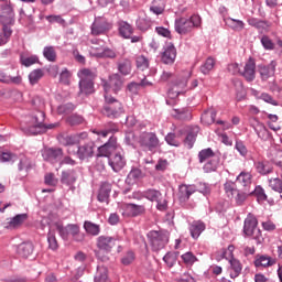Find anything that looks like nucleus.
<instances>
[{
  "label": "nucleus",
  "mask_w": 282,
  "mask_h": 282,
  "mask_svg": "<svg viewBox=\"0 0 282 282\" xmlns=\"http://www.w3.org/2000/svg\"><path fill=\"white\" fill-rule=\"evenodd\" d=\"M235 251V246L230 245L227 249H223L220 252V259H227L230 261L231 259H235L232 256V252Z\"/></svg>",
  "instance_id": "60"
},
{
  "label": "nucleus",
  "mask_w": 282,
  "mask_h": 282,
  "mask_svg": "<svg viewBox=\"0 0 282 282\" xmlns=\"http://www.w3.org/2000/svg\"><path fill=\"white\" fill-rule=\"evenodd\" d=\"M117 67H118L119 74H122V76H129L132 69L131 59L129 58L120 59L117 64Z\"/></svg>",
  "instance_id": "32"
},
{
  "label": "nucleus",
  "mask_w": 282,
  "mask_h": 282,
  "mask_svg": "<svg viewBox=\"0 0 282 282\" xmlns=\"http://www.w3.org/2000/svg\"><path fill=\"white\" fill-rule=\"evenodd\" d=\"M122 76L120 74H112L109 76V83L104 82V89L105 91H109V89H112L115 93L120 91L122 89L123 85Z\"/></svg>",
  "instance_id": "16"
},
{
  "label": "nucleus",
  "mask_w": 282,
  "mask_h": 282,
  "mask_svg": "<svg viewBox=\"0 0 282 282\" xmlns=\"http://www.w3.org/2000/svg\"><path fill=\"white\" fill-rule=\"evenodd\" d=\"M259 72L262 80H268V78H272V76H274V73L276 72V61H271V63L267 66H260Z\"/></svg>",
  "instance_id": "25"
},
{
  "label": "nucleus",
  "mask_w": 282,
  "mask_h": 282,
  "mask_svg": "<svg viewBox=\"0 0 282 282\" xmlns=\"http://www.w3.org/2000/svg\"><path fill=\"white\" fill-rule=\"evenodd\" d=\"M66 121L70 124V127H76L78 124H83V122H85V119L80 115H72L67 118Z\"/></svg>",
  "instance_id": "57"
},
{
  "label": "nucleus",
  "mask_w": 282,
  "mask_h": 282,
  "mask_svg": "<svg viewBox=\"0 0 282 282\" xmlns=\"http://www.w3.org/2000/svg\"><path fill=\"white\" fill-rule=\"evenodd\" d=\"M177 138H180V135L170 132L165 137V142L170 144V147H180V141L177 140Z\"/></svg>",
  "instance_id": "58"
},
{
  "label": "nucleus",
  "mask_w": 282,
  "mask_h": 282,
  "mask_svg": "<svg viewBox=\"0 0 282 282\" xmlns=\"http://www.w3.org/2000/svg\"><path fill=\"white\" fill-rule=\"evenodd\" d=\"M172 116H174L176 120H191V118H193L188 108L174 109Z\"/></svg>",
  "instance_id": "35"
},
{
  "label": "nucleus",
  "mask_w": 282,
  "mask_h": 282,
  "mask_svg": "<svg viewBox=\"0 0 282 282\" xmlns=\"http://www.w3.org/2000/svg\"><path fill=\"white\" fill-rule=\"evenodd\" d=\"M22 80L23 79L20 75L15 77H10L9 75L0 70V83H6L7 85H10V83H13V85H21Z\"/></svg>",
  "instance_id": "42"
},
{
  "label": "nucleus",
  "mask_w": 282,
  "mask_h": 282,
  "mask_svg": "<svg viewBox=\"0 0 282 282\" xmlns=\"http://www.w3.org/2000/svg\"><path fill=\"white\" fill-rule=\"evenodd\" d=\"M181 259H182L183 263H185V265H187L189 268L193 267V264L197 263V261H199L197 259V257L195 254H193V252H191V251L183 253L181 256Z\"/></svg>",
  "instance_id": "45"
},
{
  "label": "nucleus",
  "mask_w": 282,
  "mask_h": 282,
  "mask_svg": "<svg viewBox=\"0 0 282 282\" xmlns=\"http://www.w3.org/2000/svg\"><path fill=\"white\" fill-rule=\"evenodd\" d=\"M105 100L108 106L104 107V116H107V118H119V116H122V113H124L122 104L118 101L116 98L109 95H105Z\"/></svg>",
  "instance_id": "8"
},
{
  "label": "nucleus",
  "mask_w": 282,
  "mask_h": 282,
  "mask_svg": "<svg viewBox=\"0 0 282 282\" xmlns=\"http://www.w3.org/2000/svg\"><path fill=\"white\" fill-rule=\"evenodd\" d=\"M101 52L96 53L98 58H116V52L111 48H97Z\"/></svg>",
  "instance_id": "52"
},
{
  "label": "nucleus",
  "mask_w": 282,
  "mask_h": 282,
  "mask_svg": "<svg viewBox=\"0 0 282 282\" xmlns=\"http://www.w3.org/2000/svg\"><path fill=\"white\" fill-rule=\"evenodd\" d=\"M256 268H272L276 264V259L270 256L258 254L254 260Z\"/></svg>",
  "instance_id": "22"
},
{
  "label": "nucleus",
  "mask_w": 282,
  "mask_h": 282,
  "mask_svg": "<svg viewBox=\"0 0 282 282\" xmlns=\"http://www.w3.org/2000/svg\"><path fill=\"white\" fill-rule=\"evenodd\" d=\"M215 118H217V111L215 109H208L202 115L200 120L204 124H214Z\"/></svg>",
  "instance_id": "39"
},
{
  "label": "nucleus",
  "mask_w": 282,
  "mask_h": 282,
  "mask_svg": "<svg viewBox=\"0 0 282 282\" xmlns=\"http://www.w3.org/2000/svg\"><path fill=\"white\" fill-rule=\"evenodd\" d=\"M84 229L88 235H91L93 237H98V235H100V225L94 224L89 220L84 223Z\"/></svg>",
  "instance_id": "38"
},
{
  "label": "nucleus",
  "mask_w": 282,
  "mask_h": 282,
  "mask_svg": "<svg viewBox=\"0 0 282 282\" xmlns=\"http://www.w3.org/2000/svg\"><path fill=\"white\" fill-rule=\"evenodd\" d=\"M236 197V204L238 206H243V203L246 202V199H248V197H250V195H252V192L250 188H245L243 191H237L235 193Z\"/></svg>",
  "instance_id": "34"
},
{
  "label": "nucleus",
  "mask_w": 282,
  "mask_h": 282,
  "mask_svg": "<svg viewBox=\"0 0 282 282\" xmlns=\"http://www.w3.org/2000/svg\"><path fill=\"white\" fill-rule=\"evenodd\" d=\"M89 134L87 132L74 133V134H59L57 140L62 147H74L80 144L84 140H87Z\"/></svg>",
  "instance_id": "10"
},
{
  "label": "nucleus",
  "mask_w": 282,
  "mask_h": 282,
  "mask_svg": "<svg viewBox=\"0 0 282 282\" xmlns=\"http://www.w3.org/2000/svg\"><path fill=\"white\" fill-rule=\"evenodd\" d=\"M47 242H48V248L51 250H58V241L56 240V236L54 232L50 231L47 236Z\"/></svg>",
  "instance_id": "62"
},
{
  "label": "nucleus",
  "mask_w": 282,
  "mask_h": 282,
  "mask_svg": "<svg viewBox=\"0 0 282 282\" xmlns=\"http://www.w3.org/2000/svg\"><path fill=\"white\" fill-rule=\"evenodd\" d=\"M116 149H118V139L111 135L107 143L98 148V155L99 158H111Z\"/></svg>",
  "instance_id": "15"
},
{
  "label": "nucleus",
  "mask_w": 282,
  "mask_h": 282,
  "mask_svg": "<svg viewBox=\"0 0 282 282\" xmlns=\"http://www.w3.org/2000/svg\"><path fill=\"white\" fill-rule=\"evenodd\" d=\"M54 127H56V124L45 123V112L37 110L36 133H47V130L54 129Z\"/></svg>",
  "instance_id": "21"
},
{
  "label": "nucleus",
  "mask_w": 282,
  "mask_h": 282,
  "mask_svg": "<svg viewBox=\"0 0 282 282\" xmlns=\"http://www.w3.org/2000/svg\"><path fill=\"white\" fill-rule=\"evenodd\" d=\"M256 69L257 64L254 63V59L250 57L243 67V72H240V74L248 80V83H252V80H254Z\"/></svg>",
  "instance_id": "20"
},
{
  "label": "nucleus",
  "mask_w": 282,
  "mask_h": 282,
  "mask_svg": "<svg viewBox=\"0 0 282 282\" xmlns=\"http://www.w3.org/2000/svg\"><path fill=\"white\" fill-rule=\"evenodd\" d=\"M187 84L188 75L176 78V80L172 85V89L167 91L169 98L175 100V98H177V96H180V94H182L184 89H186Z\"/></svg>",
  "instance_id": "14"
},
{
  "label": "nucleus",
  "mask_w": 282,
  "mask_h": 282,
  "mask_svg": "<svg viewBox=\"0 0 282 282\" xmlns=\"http://www.w3.org/2000/svg\"><path fill=\"white\" fill-rule=\"evenodd\" d=\"M43 56L46 61H50V63H56V50L54 46H45L43 50Z\"/></svg>",
  "instance_id": "46"
},
{
  "label": "nucleus",
  "mask_w": 282,
  "mask_h": 282,
  "mask_svg": "<svg viewBox=\"0 0 282 282\" xmlns=\"http://www.w3.org/2000/svg\"><path fill=\"white\" fill-rule=\"evenodd\" d=\"M138 143L144 151H158L160 149V138L155 132H142L138 138Z\"/></svg>",
  "instance_id": "6"
},
{
  "label": "nucleus",
  "mask_w": 282,
  "mask_h": 282,
  "mask_svg": "<svg viewBox=\"0 0 282 282\" xmlns=\"http://www.w3.org/2000/svg\"><path fill=\"white\" fill-rule=\"evenodd\" d=\"M124 158H122V154L120 153H116L109 159V165L111 166L112 171H115V173L122 171V169H124Z\"/></svg>",
  "instance_id": "27"
},
{
  "label": "nucleus",
  "mask_w": 282,
  "mask_h": 282,
  "mask_svg": "<svg viewBox=\"0 0 282 282\" xmlns=\"http://www.w3.org/2000/svg\"><path fill=\"white\" fill-rule=\"evenodd\" d=\"M44 183L46 184V186H57L58 178L54 173L50 172L44 175Z\"/></svg>",
  "instance_id": "54"
},
{
  "label": "nucleus",
  "mask_w": 282,
  "mask_h": 282,
  "mask_svg": "<svg viewBox=\"0 0 282 282\" xmlns=\"http://www.w3.org/2000/svg\"><path fill=\"white\" fill-rule=\"evenodd\" d=\"M260 42H261V45L264 47V50H268V51L274 50V42H272L270 36L263 35Z\"/></svg>",
  "instance_id": "61"
},
{
  "label": "nucleus",
  "mask_w": 282,
  "mask_h": 282,
  "mask_svg": "<svg viewBox=\"0 0 282 282\" xmlns=\"http://www.w3.org/2000/svg\"><path fill=\"white\" fill-rule=\"evenodd\" d=\"M20 63L24 67H32V65L36 64V56L35 55H31L28 52H24V53H22L20 55Z\"/></svg>",
  "instance_id": "36"
},
{
  "label": "nucleus",
  "mask_w": 282,
  "mask_h": 282,
  "mask_svg": "<svg viewBox=\"0 0 282 282\" xmlns=\"http://www.w3.org/2000/svg\"><path fill=\"white\" fill-rule=\"evenodd\" d=\"M206 230V225L203 221H194L189 226V232L193 239H199V235Z\"/></svg>",
  "instance_id": "28"
},
{
  "label": "nucleus",
  "mask_w": 282,
  "mask_h": 282,
  "mask_svg": "<svg viewBox=\"0 0 282 282\" xmlns=\"http://www.w3.org/2000/svg\"><path fill=\"white\" fill-rule=\"evenodd\" d=\"M248 24L251 25V28L259 30V32H263V30H268V28H270V24H268L267 21L259 20L257 18H250L248 20Z\"/></svg>",
  "instance_id": "37"
},
{
  "label": "nucleus",
  "mask_w": 282,
  "mask_h": 282,
  "mask_svg": "<svg viewBox=\"0 0 282 282\" xmlns=\"http://www.w3.org/2000/svg\"><path fill=\"white\" fill-rule=\"evenodd\" d=\"M163 261L166 263L167 268H173L177 261V253L175 252H167L163 257Z\"/></svg>",
  "instance_id": "53"
},
{
  "label": "nucleus",
  "mask_w": 282,
  "mask_h": 282,
  "mask_svg": "<svg viewBox=\"0 0 282 282\" xmlns=\"http://www.w3.org/2000/svg\"><path fill=\"white\" fill-rule=\"evenodd\" d=\"M77 76L79 78V95L84 94L89 96L96 91L94 88V80H96V72L89 68H82L78 70Z\"/></svg>",
  "instance_id": "2"
},
{
  "label": "nucleus",
  "mask_w": 282,
  "mask_h": 282,
  "mask_svg": "<svg viewBox=\"0 0 282 282\" xmlns=\"http://www.w3.org/2000/svg\"><path fill=\"white\" fill-rule=\"evenodd\" d=\"M111 30V23L105 18H96L90 26L91 36H101Z\"/></svg>",
  "instance_id": "11"
},
{
  "label": "nucleus",
  "mask_w": 282,
  "mask_h": 282,
  "mask_svg": "<svg viewBox=\"0 0 282 282\" xmlns=\"http://www.w3.org/2000/svg\"><path fill=\"white\" fill-rule=\"evenodd\" d=\"M0 23L3 25L2 32H0V45H6V43H8V39L12 36V29L8 26L14 23V11L12 10V6H0Z\"/></svg>",
  "instance_id": "1"
},
{
  "label": "nucleus",
  "mask_w": 282,
  "mask_h": 282,
  "mask_svg": "<svg viewBox=\"0 0 282 282\" xmlns=\"http://www.w3.org/2000/svg\"><path fill=\"white\" fill-rule=\"evenodd\" d=\"M94 151H96V143L94 141H88L82 145H78L77 151L67 149L68 155H77L78 160L85 161L89 158H94Z\"/></svg>",
  "instance_id": "9"
},
{
  "label": "nucleus",
  "mask_w": 282,
  "mask_h": 282,
  "mask_svg": "<svg viewBox=\"0 0 282 282\" xmlns=\"http://www.w3.org/2000/svg\"><path fill=\"white\" fill-rule=\"evenodd\" d=\"M70 80L72 72H69L67 68H64L59 74V83H62V85H69Z\"/></svg>",
  "instance_id": "55"
},
{
  "label": "nucleus",
  "mask_w": 282,
  "mask_h": 282,
  "mask_svg": "<svg viewBox=\"0 0 282 282\" xmlns=\"http://www.w3.org/2000/svg\"><path fill=\"white\" fill-rule=\"evenodd\" d=\"M249 123H250V127H252V129L256 131V133H257L258 138H260V140L268 141V140H270V138H272V134L270 133V131L268 130L265 124H263V122L259 121V119H257L256 117H251L249 119Z\"/></svg>",
  "instance_id": "12"
},
{
  "label": "nucleus",
  "mask_w": 282,
  "mask_h": 282,
  "mask_svg": "<svg viewBox=\"0 0 282 282\" xmlns=\"http://www.w3.org/2000/svg\"><path fill=\"white\" fill-rule=\"evenodd\" d=\"M252 195L258 197L259 202H265L268 199V195H265V191L261 186H257L254 189H251Z\"/></svg>",
  "instance_id": "59"
},
{
  "label": "nucleus",
  "mask_w": 282,
  "mask_h": 282,
  "mask_svg": "<svg viewBox=\"0 0 282 282\" xmlns=\"http://www.w3.org/2000/svg\"><path fill=\"white\" fill-rule=\"evenodd\" d=\"M162 197V193L158 189H149L145 192V199L149 202H156Z\"/></svg>",
  "instance_id": "56"
},
{
  "label": "nucleus",
  "mask_w": 282,
  "mask_h": 282,
  "mask_svg": "<svg viewBox=\"0 0 282 282\" xmlns=\"http://www.w3.org/2000/svg\"><path fill=\"white\" fill-rule=\"evenodd\" d=\"M74 109H75L74 104H64L58 106L57 111L58 113H72Z\"/></svg>",
  "instance_id": "64"
},
{
  "label": "nucleus",
  "mask_w": 282,
  "mask_h": 282,
  "mask_svg": "<svg viewBox=\"0 0 282 282\" xmlns=\"http://www.w3.org/2000/svg\"><path fill=\"white\" fill-rule=\"evenodd\" d=\"M196 28H202V17L193 14L189 18H180L175 20V30L177 34H189Z\"/></svg>",
  "instance_id": "3"
},
{
  "label": "nucleus",
  "mask_w": 282,
  "mask_h": 282,
  "mask_svg": "<svg viewBox=\"0 0 282 282\" xmlns=\"http://www.w3.org/2000/svg\"><path fill=\"white\" fill-rule=\"evenodd\" d=\"M42 158L46 162H58V160H61L63 158V149H61V148L44 149V150H42Z\"/></svg>",
  "instance_id": "18"
},
{
  "label": "nucleus",
  "mask_w": 282,
  "mask_h": 282,
  "mask_svg": "<svg viewBox=\"0 0 282 282\" xmlns=\"http://www.w3.org/2000/svg\"><path fill=\"white\" fill-rule=\"evenodd\" d=\"M135 65L138 69L144 72L145 69H149V58L144 55H139L135 58Z\"/></svg>",
  "instance_id": "48"
},
{
  "label": "nucleus",
  "mask_w": 282,
  "mask_h": 282,
  "mask_svg": "<svg viewBox=\"0 0 282 282\" xmlns=\"http://www.w3.org/2000/svg\"><path fill=\"white\" fill-rule=\"evenodd\" d=\"M95 282H109V271L106 269V267L97 268Z\"/></svg>",
  "instance_id": "41"
},
{
  "label": "nucleus",
  "mask_w": 282,
  "mask_h": 282,
  "mask_svg": "<svg viewBox=\"0 0 282 282\" xmlns=\"http://www.w3.org/2000/svg\"><path fill=\"white\" fill-rule=\"evenodd\" d=\"M148 239L153 252H160L169 243V232L153 230L148 234Z\"/></svg>",
  "instance_id": "7"
},
{
  "label": "nucleus",
  "mask_w": 282,
  "mask_h": 282,
  "mask_svg": "<svg viewBox=\"0 0 282 282\" xmlns=\"http://www.w3.org/2000/svg\"><path fill=\"white\" fill-rule=\"evenodd\" d=\"M272 161L274 162L275 166L282 169V150H274Z\"/></svg>",
  "instance_id": "63"
},
{
  "label": "nucleus",
  "mask_w": 282,
  "mask_h": 282,
  "mask_svg": "<svg viewBox=\"0 0 282 282\" xmlns=\"http://www.w3.org/2000/svg\"><path fill=\"white\" fill-rule=\"evenodd\" d=\"M119 36L121 39H131L133 34V26L129 22L120 20L117 22Z\"/></svg>",
  "instance_id": "24"
},
{
  "label": "nucleus",
  "mask_w": 282,
  "mask_h": 282,
  "mask_svg": "<svg viewBox=\"0 0 282 282\" xmlns=\"http://www.w3.org/2000/svg\"><path fill=\"white\" fill-rule=\"evenodd\" d=\"M258 226L259 220L257 219V216H254V214H248L243 223V235H246V237H252V239H256V241L261 243V241H263V236Z\"/></svg>",
  "instance_id": "5"
},
{
  "label": "nucleus",
  "mask_w": 282,
  "mask_h": 282,
  "mask_svg": "<svg viewBox=\"0 0 282 282\" xmlns=\"http://www.w3.org/2000/svg\"><path fill=\"white\" fill-rule=\"evenodd\" d=\"M176 57H177V50L173 44H169L164 48L161 59H162V63H164L165 65H173V63H175Z\"/></svg>",
  "instance_id": "19"
},
{
  "label": "nucleus",
  "mask_w": 282,
  "mask_h": 282,
  "mask_svg": "<svg viewBox=\"0 0 282 282\" xmlns=\"http://www.w3.org/2000/svg\"><path fill=\"white\" fill-rule=\"evenodd\" d=\"M219 166V158L214 156L213 159H209L207 163L204 165L203 170L205 173H213L217 171V167Z\"/></svg>",
  "instance_id": "44"
},
{
  "label": "nucleus",
  "mask_w": 282,
  "mask_h": 282,
  "mask_svg": "<svg viewBox=\"0 0 282 282\" xmlns=\"http://www.w3.org/2000/svg\"><path fill=\"white\" fill-rule=\"evenodd\" d=\"M145 210L142 205L127 204L123 208V215L126 217H138V215L144 214Z\"/></svg>",
  "instance_id": "23"
},
{
  "label": "nucleus",
  "mask_w": 282,
  "mask_h": 282,
  "mask_svg": "<svg viewBox=\"0 0 282 282\" xmlns=\"http://www.w3.org/2000/svg\"><path fill=\"white\" fill-rule=\"evenodd\" d=\"M269 186L275 193H282V181L279 177H271L269 178Z\"/></svg>",
  "instance_id": "51"
},
{
  "label": "nucleus",
  "mask_w": 282,
  "mask_h": 282,
  "mask_svg": "<svg viewBox=\"0 0 282 282\" xmlns=\"http://www.w3.org/2000/svg\"><path fill=\"white\" fill-rule=\"evenodd\" d=\"M229 263H230L229 276L230 279H237V276L241 274V270H243V267L241 265V262L235 258L229 260Z\"/></svg>",
  "instance_id": "30"
},
{
  "label": "nucleus",
  "mask_w": 282,
  "mask_h": 282,
  "mask_svg": "<svg viewBox=\"0 0 282 282\" xmlns=\"http://www.w3.org/2000/svg\"><path fill=\"white\" fill-rule=\"evenodd\" d=\"M23 133L25 135H36V118H31L25 120V126L22 127Z\"/></svg>",
  "instance_id": "31"
},
{
  "label": "nucleus",
  "mask_w": 282,
  "mask_h": 282,
  "mask_svg": "<svg viewBox=\"0 0 282 282\" xmlns=\"http://www.w3.org/2000/svg\"><path fill=\"white\" fill-rule=\"evenodd\" d=\"M34 252V245L32 242H23L18 247V254L23 259H28Z\"/></svg>",
  "instance_id": "29"
},
{
  "label": "nucleus",
  "mask_w": 282,
  "mask_h": 282,
  "mask_svg": "<svg viewBox=\"0 0 282 282\" xmlns=\"http://www.w3.org/2000/svg\"><path fill=\"white\" fill-rule=\"evenodd\" d=\"M214 158L215 152L210 148L204 149L198 153V160L200 163L206 162V160H213Z\"/></svg>",
  "instance_id": "47"
},
{
  "label": "nucleus",
  "mask_w": 282,
  "mask_h": 282,
  "mask_svg": "<svg viewBox=\"0 0 282 282\" xmlns=\"http://www.w3.org/2000/svg\"><path fill=\"white\" fill-rule=\"evenodd\" d=\"M215 68V59L213 57H208L205 63L200 66L202 74H210Z\"/></svg>",
  "instance_id": "49"
},
{
  "label": "nucleus",
  "mask_w": 282,
  "mask_h": 282,
  "mask_svg": "<svg viewBox=\"0 0 282 282\" xmlns=\"http://www.w3.org/2000/svg\"><path fill=\"white\" fill-rule=\"evenodd\" d=\"M28 219V215L25 214H18L15 217L11 218L8 221V228H19L23 221Z\"/></svg>",
  "instance_id": "43"
},
{
  "label": "nucleus",
  "mask_w": 282,
  "mask_h": 282,
  "mask_svg": "<svg viewBox=\"0 0 282 282\" xmlns=\"http://www.w3.org/2000/svg\"><path fill=\"white\" fill-rule=\"evenodd\" d=\"M55 226L59 237H62L64 241H67L69 236L72 237L73 241H85V234L80 232V226L76 224H68L66 227L61 224H56Z\"/></svg>",
  "instance_id": "4"
},
{
  "label": "nucleus",
  "mask_w": 282,
  "mask_h": 282,
  "mask_svg": "<svg viewBox=\"0 0 282 282\" xmlns=\"http://www.w3.org/2000/svg\"><path fill=\"white\" fill-rule=\"evenodd\" d=\"M151 20L147 18H139L137 21V28L138 30H141V32H147V30H151Z\"/></svg>",
  "instance_id": "50"
},
{
  "label": "nucleus",
  "mask_w": 282,
  "mask_h": 282,
  "mask_svg": "<svg viewBox=\"0 0 282 282\" xmlns=\"http://www.w3.org/2000/svg\"><path fill=\"white\" fill-rule=\"evenodd\" d=\"M197 188H195V185H181L178 187V198L180 202H188L191 199V196L193 193H195Z\"/></svg>",
  "instance_id": "26"
},
{
  "label": "nucleus",
  "mask_w": 282,
  "mask_h": 282,
  "mask_svg": "<svg viewBox=\"0 0 282 282\" xmlns=\"http://www.w3.org/2000/svg\"><path fill=\"white\" fill-rule=\"evenodd\" d=\"M267 118H268L267 124H268L269 129H271L272 131L281 130V124L279 123V116L268 113Z\"/></svg>",
  "instance_id": "40"
},
{
  "label": "nucleus",
  "mask_w": 282,
  "mask_h": 282,
  "mask_svg": "<svg viewBox=\"0 0 282 282\" xmlns=\"http://www.w3.org/2000/svg\"><path fill=\"white\" fill-rule=\"evenodd\" d=\"M76 180H78V174H76V170H65L62 171L59 182L65 186H69L72 191H74V184H76Z\"/></svg>",
  "instance_id": "17"
},
{
  "label": "nucleus",
  "mask_w": 282,
  "mask_h": 282,
  "mask_svg": "<svg viewBox=\"0 0 282 282\" xmlns=\"http://www.w3.org/2000/svg\"><path fill=\"white\" fill-rule=\"evenodd\" d=\"M237 182H238V184H241V186H243V188L250 189V186H252V174H250L249 172H241L237 176Z\"/></svg>",
  "instance_id": "33"
},
{
  "label": "nucleus",
  "mask_w": 282,
  "mask_h": 282,
  "mask_svg": "<svg viewBox=\"0 0 282 282\" xmlns=\"http://www.w3.org/2000/svg\"><path fill=\"white\" fill-rule=\"evenodd\" d=\"M116 243H118V238H116V237L99 236L97 238L96 246H97L98 250L109 254V252H111V250H113Z\"/></svg>",
  "instance_id": "13"
}]
</instances>
